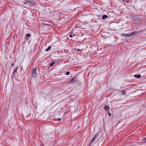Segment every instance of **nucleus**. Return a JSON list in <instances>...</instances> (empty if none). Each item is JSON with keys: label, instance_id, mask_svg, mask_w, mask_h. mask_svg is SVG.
Listing matches in <instances>:
<instances>
[{"label": "nucleus", "instance_id": "f257e3e1", "mask_svg": "<svg viewBox=\"0 0 146 146\" xmlns=\"http://www.w3.org/2000/svg\"><path fill=\"white\" fill-rule=\"evenodd\" d=\"M37 72L36 68L34 69H33L32 70V73L31 74V77L32 78H34L36 76Z\"/></svg>", "mask_w": 146, "mask_h": 146}, {"label": "nucleus", "instance_id": "f03ea898", "mask_svg": "<svg viewBox=\"0 0 146 146\" xmlns=\"http://www.w3.org/2000/svg\"><path fill=\"white\" fill-rule=\"evenodd\" d=\"M70 82H71L72 84H74L77 83H78L79 82V81L76 77H73L71 79Z\"/></svg>", "mask_w": 146, "mask_h": 146}, {"label": "nucleus", "instance_id": "7ed1b4c3", "mask_svg": "<svg viewBox=\"0 0 146 146\" xmlns=\"http://www.w3.org/2000/svg\"><path fill=\"white\" fill-rule=\"evenodd\" d=\"M131 19L134 21L137 22L140 20V18L138 16H133L131 17Z\"/></svg>", "mask_w": 146, "mask_h": 146}, {"label": "nucleus", "instance_id": "20e7f679", "mask_svg": "<svg viewBox=\"0 0 146 146\" xmlns=\"http://www.w3.org/2000/svg\"><path fill=\"white\" fill-rule=\"evenodd\" d=\"M98 135V133H96V134H95V136L94 137V138H93L92 141L90 143V146L92 144L94 141L97 138Z\"/></svg>", "mask_w": 146, "mask_h": 146}, {"label": "nucleus", "instance_id": "39448f33", "mask_svg": "<svg viewBox=\"0 0 146 146\" xmlns=\"http://www.w3.org/2000/svg\"><path fill=\"white\" fill-rule=\"evenodd\" d=\"M98 135V133H96V134H95V136L94 137V138H93L92 141L90 143V146L92 144L94 141L97 138Z\"/></svg>", "mask_w": 146, "mask_h": 146}, {"label": "nucleus", "instance_id": "423d86ee", "mask_svg": "<svg viewBox=\"0 0 146 146\" xmlns=\"http://www.w3.org/2000/svg\"><path fill=\"white\" fill-rule=\"evenodd\" d=\"M34 2H32L29 1H26L23 3V4L25 5H34Z\"/></svg>", "mask_w": 146, "mask_h": 146}, {"label": "nucleus", "instance_id": "0eeeda50", "mask_svg": "<svg viewBox=\"0 0 146 146\" xmlns=\"http://www.w3.org/2000/svg\"><path fill=\"white\" fill-rule=\"evenodd\" d=\"M121 36H122L124 37H130V34H126L122 33L121 34Z\"/></svg>", "mask_w": 146, "mask_h": 146}, {"label": "nucleus", "instance_id": "6e6552de", "mask_svg": "<svg viewBox=\"0 0 146 146\" xmlns=\"http://www.w3.org/2000/svg\"><path fill=\"white\" fill-rule=\"evenodd\" d=\"M18 68H19V67L18 66L14 67V70H13V74H15V73H16L17 72V70L18 69Z\"/></svg>", "mask_w": 146, "mask_h": 146}, {"label": "nucleus", "instance_id": "1a4fd4ad", "mask_svg": "<svg viewBox=\"0 0 146 146\" xmlns=\"http://www.w3.org/2000/svg\"><path fill=\"white\" fill-rule=\"evenodd\" d=\"M134 76L135 78H139L141 77V75L140 74H135L134 75Z\"/></svg>", "mask_w": 146, "mask_h": 146}, {"label": "nucleus", "instance_id": "9d476101", "mask_svg": "<svg viewBox=\"0 0 146 146\" xmlns=\"http://www.w3.org/2000/svg\"><path fill=\"white\" fill-rule=\"evenodd\" d=\"M109 107L108 106H105L104 107V110L108 111H109Z\"/></svg>", "mask_w": 146, "mask_h": 146}, {"label": "nucleus", "instance_id": "9b49d317", "mask_svg": "<svg viewBox=\"0 0 146 146\" xmlns=\"http://www.w3.org/2000/svg\"><path fill=\"white\" fill-rule=\"evenodd\" d=\"M31 36V35L30 34H27L26 35V38L28 40V38L30 37Z\"/></svg>", "mask_w": 146, "mask_h": 146}, {"label": "nucleus", "instance_id": "f8f14e48", "mask_svg": "<svg viewBox=\"0 0 146 146\" xmlns=\"http://www.w3.org/2000/svg\"><path fill=\"white\" fill-rule=\"evenodd\" d=\"M55 62L54 61L52 62L51 63H50L49 64V66L50 67H51L53 66L55 64Z\"/></svg>", "mask_w": 146, "mask_h": 146}, {"label": "nucleus", "instance_id": "ddd939ff", "mask_svg": "<svg viewBox=\"0 0 146 146\" xmlns=\"http://www.w3.org/2000/svg\"><path fill=\"white\" fill-rule=\"evenodd\" d=\"M51 49V46H49L47 48H46L45 50V51L46 52H47L49 50H50Z\"/></svg>", "mask_w": 146, "mask_h": 146}, {"label": "nucleus", "instance_id": "4468645a", "mask_svg": "<svg viewBox=\"0 0 146 146\" xmlns=\"http://www.w3.org/2000/svg\"><path fill=\"white\" fill-rule=\"evenodd\" d=\"M108 16L107 15H104L102 16V18L103 20H104Z\"/></svg>", "mask_w": 146, "mask_h": 146}, {"label": "nucleus", "instance_id": "2eb2a0df", "mask_svg": "<svg viewBox=\"0 0 146 146\" xmlns=\"http://www.w3.org/2000/svg\"><path fill=\"white\" fill-rule=\"evenodd\" d=\"M140 32V31H135L133 32L134 33L135 35L138 34Z\"/></svg>", "mask_w": 146, "mask_h": 146}, {"label": "nucleus", "instance_id": "dca6fc26", "mask_svg": "<svg viewBox=\"0 0 146 146\" xmlns=\"http://www.w3.org/2000/svg\"><path fill=\"white\" fill-rule=\"evenodd\" d=\"M74 35V34H72V33H70V34L69 35V36L70 38H72L73 37V35Z\"/></svg>", "mask_w": 146, "mask_h": 146}, {"label": "nucleus", "instance_id": "f3484780", "mask_svg": "<svg viewBox=\"0 0 146 146\" xmlns=\"http://www.w3.org/2000/svg\"><path fill=\"white\" fill-rule=\"evenodd\" d=\"M121 92L122 93V94L123 95H125L126 92L124 90H123L121 91Z\"/></svg>", "mask_w": 146, "mask_h": 146}, {"label": "nucleus", "instance_id": "a211bd4d", "mask_svg": "<svg viewBox=\"0 0 146 146\" xmlns=\"http://www.w3.org/2000/svg\"><path fill=\"white\" fill-rule=\"evenodd\" d=\"M130 36H133V35H134V32H133L132 33H130Z\"/></svg>", "mask_w": 146, "mask_h": 146}, {"label": "nucleus", "instance_id": "6ab92c4d", "mask_svg": "<svg viewBox=\"0 0 146 146\" xmlns=\"http://www.w3.org/2000/svg\"><path fill=\"white\" fill-rule=\"evenodd\" d=\"M70 72L69 71H68L66 73V74L68 75L70 74Z\"/></svg>", "mask_w": 146, "mask_h": 146}, {"label": "nucleus", "instance_id": "aec40b11", "mask_svg": "<svg viewBox=\"0 0 146 146\" xmlns=\"http://www.w3.org/2000/svg\"><path fill=\"white\" fill-rule=\"evenodd\" d=\"M108 114L109 115V116H110L111 115V114L109 113V111H108Z\"/></svg>", "mask_w": 146, "mask_h": 146}, {"label": "nucleus", "instance_id": "412c9836", "mask_svg": "<svg viewBox=\"0 0 146 146\" xmlns=\"http://www.w3.org/2000/svg\"><path fill=\"white\" fill-rule=\"evenodd\" d=\"M57 119L58 121H60L61 120V119L60 118H58Z\"/></svg>", "mask_w": 146, "mask_h": 146}, {"label": "nucleus", "instance_id": "4be33fe9", "mask_svg": "<svg viewBox=\"0 0 146 146\" xmlns=\"http://www.w3.org/2000/svg\"><path fill=\"white\" fill-rule=\"evenodd\" d=\"M15 65V64H13V63H12L11 64V66H12V67L13 66H14Z\"/></svg>", "mask_w": 146, "mask_h": 146}, {"label": "nucleus", "instance_id": "5701e85b", "mask_svg": "<svg viewBox=\"0 0 146 146\" xmlns=\"http://www.w3.org/2000/svg\"><path fill=\"white\" fill-rule=\"evenodd\" d=\"M144 139L145 140V143L146 142V137Z\"/></svg>", "mask_w": 146, "mask_h": 146}, {"label": "nucleus", "instance_id": "b1692460", "mask_svg": "<svg viewBox=\"0 0 146 146\" xmlns=\"http://www.w3.org/2000/svg\"><path fill=\"white\" fill-rule=\"evenodd\" d=\"M43 24H44V25H47V24H44V23Z\"/></svg>", "mask_w": 146, "mask_h": 146}]
</instances>
